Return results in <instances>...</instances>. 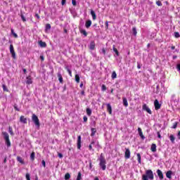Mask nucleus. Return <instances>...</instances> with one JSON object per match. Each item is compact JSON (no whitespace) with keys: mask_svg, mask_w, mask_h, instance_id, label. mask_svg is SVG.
Returning <instances> with one entry per match:
<instances>
[{"mask_svg":"<svg viewBox=\"0 0 180 180\" xmlns=\"http://www.w3.org/2000/svg\"><path fill=\"white\" fill-rule=\"evenodd\" d=\"M26 84H27V85L33 84V81L32 80V77H30V76L27 77Z\"/></svg>","mask_w":180,"mask_h":180,"instance_id":"nucleus-16","label":"nucleus"},{"mask_svg":"<svg viewBox=\"0 0 180 180\" xmlns=\"http://www.w3.org/2000/svg\"><path fill=\"white\" fill-rule=\"evenodd\" d=\"M32 120L34 123L37 127H40V121L39 120V117L35 114H32Z\"/></svg>","mask_w":180,"mask_h":180,"instance_id":"nucleus-4","label":"nucleus"},{"mask_svg":"<svg viewBox=\"0 0 180 180\" xmlns=\"http://www.w3.org/2000/svg\"><path fill=\"white\" fill-rule=\"evenodd\" d=\"M35 18H37V19H40V15H39L37 13H36Z\"/></svg>","mask_w":180,"mask_h":180,"instance_id":"nucleus-61","label":"nucleus"},{"mask_svg":"<svg viewBox=\"0 0 180 180\" xmlns=\"http://www.w3.org/2000/svg\"><path fill=\"white\" fill-rule=\"evenodd\" d=\"M20 18H21L22 22H26V18H25V15L23 14L20 15Z\"/></svg>","mask_w":180,"mask_h":180,"instance_id":"nucleus-41","label":"nucleus"},{"mask_svg":"<svg viewBox=\"0 0 180 180\" xmlns=\"http://www.w3.org/2000/svg\"><path fill=\"white\" fill-rule=\"evenodd\" d=\"M136 156L139 164H141V155L140 153H137Z\"/></svg>","mask_w":180,"mask_h":180,"instance_id":"nucleus-26","label":"nucleus"},{"mask_svg":"<svg viewBox=\"0 0 180 180\" xmlns=\"http://www.w3.org/2000/svg\"><path fill=\"white\" fill-rule=\"evenodd\" d=\"M72 4L73 6H77V1L72 0Z\"/></svg>","mask_w":180,"mask_h":180,"instance_id":"nucleus-47","label":"nucleus"},{"mask_svg":"<svg viewBox=\"0 0 180 180\" xmlns=\"http://www.w3.org/2000/svg\"><path fill=\"white\" fill-rule=\"evenodd\" d=\"M150 150L153 153H155V151H157V145H155V143H152L150 147Z\"/></svg>","mask_w":180,"mask_h":180,"instance_id":"nucleus-15","label":"nucleus"},{"mask_svg":"<svg viewBox=\"0 0 180 180\" xmlns=\"http://www.w3.org/2000/svg\"><path fill=\"white\" fill-rule=\"evenodd\" d=\"M86 112L88 116L92 115V110H91V108H86Z\"/></svg>","mask_w":180,"mask_h":180,"instance_id":"nucleus-27","label":"nucleus"},{"mask_svg":"<svg viewBox=\"0 0 180 180\" xmlns=\"http://www.w3.org/2000/svg\"><path fill=\"white\" fill-rule=\"evenodd\" d=\"M42 165L44 167V168H46V161L42 160Z\"/></svg>","mask_w":180,"mask_h":180,"instance_id":"nucleus-59","label":"nucleus"},{"mask_svg":"<svg viewBox=\"0 0 180 180\" xmlns=\"http://www.w3.org/2000/svg\"><path fill=\"white\" fill-rule=\"evenodd\" d=\"M51 29V25L50 24H46L45 27V30L47 32V30H50Z\"/></svg>","mask_w":180,"mask_h":180,"instance_id":"nucleus-35","label":"nucleus"},{"mask_svg":"<svg viewBox=\"0 0 180 180\" xmlns=\"http://www.w3.org/2000/svg\"><path fill=\"white\" fill-rule=\"evenodd\" d=\"M102 53L103 54H104V56L106 54V50L105 49V48L102 49Z\"/></svg>","mask_w":180,"mask_h":180,"instance_id":"nucleus-51","label":"nucleus"},{"mask_svg":"<svg viewBox=\"0 0 180 180\" xmlns=\"http://www.w3.org/2000/svg\"><path fill=\"white\" fill-rule=\"evenodd\" d=\"M39 44L40 46V47H42V48H45V47H47V44H46V42L43 41H39Z\"/></svg>","mask_w":180,"mask_h":180,"instance_id":"nucleus-18","label":"nucleus"},{"mask_svg":"<svg viewBox=\"0 0 180 180\" xmlns=\"http://www.w3.org/2000/svg\"><path fill=\"white\" fill-rule=\"evenodd\" d=\"M40 59L41 61H44V56L43 55L40 56Z\"/></svg>","mask_w":180,"mask_h":180,"instance_id":"nucleus-54","label":"nucleus"},{"mask_svg":"<svg viewBox=\"0 0 180 180\" xmlns=\"http://www.w3.org/2000/svg\"><path fill=\"white\" fill-rule=\"evenodd\" d=\"M94 144H95V141H92L90 145L89 146V151H94V150L92 148V146H94Z\"/></svg>","mask_w":180,"mask_h":180,"instance_id":"nucleus-24","label":"nucleus"},{"mask_svg":"<svg viewBox=\"0 0 180 180\" xmlns=\"http://www.w3.org/2000/svg\"><path fill=\"white\" fill-rule=\"evenodd\" d=\"M68 72L70 77H72V72L71 71V70H69Z\"/></svg>","mask_w":180,"mask_h":180,"instance_id":"nucleus-57","label":"nucleus"},{"mask_svg":"<svg viewBox=\"0 0 180 180\" xmlns=\"http://www.w3.org/2000/svg\"><path fill=\"white\" fill-rule=\"evenodd\" d=\"M99 165L101 168L103 169V171H105L106 169V159H105L103 153L101 154L99 158Z\"/></svg>","mask_w":180,"mask_h":180,"instance_id":"nucleus-2","label":"nucleus"},{"mask_svg":"<svg viewBox=\"0 0 180 180\" xmlns=\"http://www.w3.org/2000/svg\"><path fill=\"white\" fill-rule=\"evenodd\" d=\"M112 50L115 53L116 56L119 57V51H117V49L115 47V45L113 46Z\"/></svg>","mask_w":180,"mask_h":180,"instance_id":"nucleus-30","label":"nucleus"},{"mask_svg":"<svg viewBox=\"0 0 180 180\" xmlns=\"http://www.w3.org/2000/svg\"><path fill=\"white\" fill-rule=\"evenodd\" d=\"M156 5H158V6H162V3L161 2V1L158 0L156 1Z\"/></svg>","mask_w":180,"mask_h":180,"instance_id":"nucleus-39","label":"nucleus"},{"mask_svg":"<svg viewBox=\"0 0 180 180\" xmlns=\"http://www.w3.org/2000/svg\"><path fill=\"white\" fill-rule=\"evenodd\" d=\"M66 0H62L61 5L64 6L65 5Z\"/></svg>","mask_w":180,"mask_h":180,"instance_id":"nucleus-58","label":"nucleus"},{"mask_svg":"<svg viewBox=\"0 0 180 180\" xmlns=\"http://www.w3.org/2000/svg\"><path fill=\"white\" fill-rule=\"evenodd\" d=\"M10 53L13 57V58H16V53H15V49L13 48V45H10Z\"/></svg>","mask_w":180,"mask_h":180,"instance_id":"nucleus-5","label":"nucleus"},{"mask_svg":"<svg viewBox=\"0 0 180 180\" xmlns=\"http://www.w3.org/2000/svg\"><path fill=\"white\" fill-rule=\"evenodd\" d=\"M106 89H107L106 85L103 84L102 86H101V90H102L103 91H106Z\"/></svg>","mask_w":180,"mask_h":180,"instance_id":"nucleus-42","label":"nucleus"},{"mask_svg":"<svg viewBox=\"0 0 180 180\" xmlns=\"http://www.w3.org/2000/svg\"><path fill=\"white\" fill-rule=\"evenodd\" d=\"M180 35H179V32H174V37H176V39L179 38Z\"/></svg>","mask_w":180,"mask_h":180,"instance_id":"nucleus-40","label":"nucleus"},{"mask_svg":"<svg viewBox=\"0 0 180 180\" xmlns=\"http://www.w3.org/2000/svg\"><path fill=\"white\" fill-rule=\"evenodd\" d=\"M75 79L76 82H77V84H79V80H80L79 75H75Z\"/></svg>","mask_w":180,"mask_h":180,"instance_id":"nucleus-33","label":"nucleus"},{"mask_svg":"<svg viewBox=\"0 0 180 180\" xmlns=\"http://www.w3.org/2000/svg\"><path fill=\"white\" fill-rule=\"evenodd\" d=\"M137 68L139 70H140V68H141V65H140V63L139 62H137Z\"/></svg>","mask_w":180,"mask_h":180,"instance_id":"nucleus-56","label":"nucleus"},{"mask_svg":"<svg viewBox=\"0 0 180 180\" xmlns=\"http://www.w3.org/2000/svg\"><path fill=\"white\" fill-rule=\"evenodd\" d=\"M65 69L66 70V71L69 72L70 70V67H68V65H66L65 67Z\"/></svg>","mask_w":180,"mask_h":180,"instance_id":"nucleus-52","label":"nucleus"},{"mask_svg":"<svg viewBox=\"0 0 180 180\" xmlns=\"http://www.w3.org/2000/svg\"><path fill=\"white\" fill-rule=\"evenodd\" d=\"M177 137H178L179 140H180V131H179V132H178Z\"/></svg>","mask_w":180,"mask_h":180,"instance_id":"nucleus-62","label":"nucleus"},{"mask_svg":"<svg viewBox=\"0 0 180 180\" xmlns=\"http://www.w3.org/2000/svg\"><path fill=\"white\" fill-rule=\"evenodd\" d=\"M91 137H94V136H95V134H96V129H95V128H91Z\"/></svg>","mask_w":180,"mask_h":180,"instance_id":"nucleus-25","label":"nucleus"},{"mask_svg":"<svg viewBox=\"0 0 180 180\" xmlns=\"http://www.w3.org/2000/svg\"><path fill=\"white\" fill-rule=\"evenodd\" d=\"M139 136L142 139V140H144V139H146V137L143 134V132H139Z\"/></svg>","mask_w":180,"mask_h":180,"instance_id":"nucleus-43","label":"nucleus"},{"mask_svg":"<svg viewBox=\"0 0 180 180\" xmlns=\"http://www.w3.org/2000/svg\"><path fill=\"white\" fill-rule=\"evenodd\" d=\"M154 105H155V110H158L159 109H161V104H160V102L157 99L155 100Z\"/></svg>","mask_w":180,"mask_h":180,"instance_id":"nucleus-7","label":"nucleus"},{"mask_svg":"<svg viewBox=\"0 0 180 180\" xmlns=\"http://www.w3.org/2000/svg\"><path fill=\"white\" fill-rule=\"evenodd\" d=\"M157 134H158V139H161V134L160 133V131H158Z\"/></svg>","mask_w":180,"mask_h":180,"instance_id":"nucleus-55","label":"nucleus"},{"mask_svg":"<svg viewBox=\"0 0 180 180\" xmlns=\"http://www.w3.org/2000/svg\"><path fill=\"white\" fill-rule=\"evenodd\" d=\"M58 81L60 84H63V75H61V73L58 72Z\"/></svg>","mask_w":180,"mask_h":180,"instance_id":"nucleus-23","label":"nucleus"},{"mask_svg":"<svg viewBox=\"0 0 180 180\" xmlns=\"http://www.w3.org/2000/svg\"><path fill=\"white\" fill-rule=\"evenodd\" d=\"M122 102H123V105H124V106H125V108H127V106H129V103L127 102V98H122Z\"/></svg>","mask_w":180,"mask_h":180,"instance_id":"nucleus-22","label":"nucleus"},{"mask_svg":"<svg viewBox=\"0 0 180 180\" xmlns=\"http://www.w3.org/2000/svg\"><path fill=\"white\" fill-rule=\"evenodd\" d=\"M14 109H15V110H17V112H20V109L18 108V105H14Z\"/></svg>","mask_w":180,"mask_h":180,"instance_id":"nucleus-49","label":"nucleus"},{"mask_svg":"<svg viewBox=\"0 0 180 180\" xmlns=\"http://www.w3.org/2000/svg\"><path fill=\"white\" fill-rule=\"evenodd\" d=\"M91 15L92 16L93 20H96V13H95V11L94 10L91 11Z\"/></svg>","mask_w":180,"mask_h":180,"instance_id":"nucleus-21","label":"nucleus"},{"mask_svg":"<svg viewBox=\"0 0 180 180\" xmlns=\"http://www.w3.org/2000/svg\"><path fill=\"white\" fill-rule=\"evenodd\" d=\"M17 161L20 162V164L25 165V161L23 160V158H22V157L20 156L17 157Z\"/></svg>","mask_w":180,"mask_h":180,"instance_id":"nucleus-20","label":"nucleus"},{"mask_svg":"<svg viewBox=\"0 0 180 180\" xmlns=\"http://www.w3.org/2000/svg\"><path fill=\"white\" fill-rule=\"evenodd\" d=\"M177 70H179V71H180V64L177 65Z\"/></svg>","mask_w":180,"mask_h":180,"instance_id":"nucleus-64","label":"nucleus"},{"mask_svg":"<svg viewBox=\"0 0 180 180\" xmlns=\"http://www.w3.org/2000/svg\"><path fill=\"white\" fill-rule=\"evenodd\" d=\"M70 178H71V175L70 174V173H66L65 175V179L68 180L70 179Z\"/></svg>","mask_w":180,"mask_h":180,"instance_id":"nucleus-36","label":"nucleus"},{"mask_svg":"<svg viewBox=\"0 0 180 180\" xmlns=\"http://www.w3.org/2000/svg\"><path fill=\"white\" fill-rule=\"evenodd\" d=\"M58 156L59 157V158H63V155L60 153H58Z\"/></svg>","mask_w":180,"mask_h":180,"instance_id":"nucleus-60","label":"nucleus"},{"mask_svg":"<svg viewBox=\"0 0 180 180\" xmlns=\"http://www.w3.org/2000/svg\"><path fill=\"white\" fill-rule=\"evenodd\" d=\"M166 176L169 179H172V171H171V170L167 171L166 173Z\"/></svg>","mask_w":180,"mask_h":180,"instance_id":"nucleus-13","label":"nucleus"},{"mask_svg":"<svg viewBox=\"0 0 180 180\" xmlns=\"http://www.w3.org/2000/svg\"><path fill=\"white\" fill-rule=\"evenodd\" d=\"M90 50H95V41H91L89 46Z\"/></svg>","mask_w":180,"mask_h":180,"instance_id":"nucleus-19","label":"nucleus"},{"mask_svg":"<svg viewBox=\"0 0 180 180\" xmlns=\"http://www.w3.org/2000/svg\"><path fill=\"white\" fill-rule=\"evenodd\" d=\"M83 120H84V122H88V117H86V116H84V117H83Z\"/></svg>","mask_w":180,"mask_h":180,"instance_id":"nucleus-50","label":"nucleus"},{"mask_svg":"<svg viewBox=\"0 0 180 180\" xmlns=\"http://www.w3.org/2000/svg\"><path fill=\"white\" fill-rule=\"evenodd\" d=\"M3 91H8V89L6 88V86L5 84L2 85Z\"/></svg>","mask_w":180,"mask_h":180,"instance_id":"nucleus-46","label":"nucleus"},{"mask_svg":"<svg viewBox=\"0 0 180 180\" xmlns=\"http://www.w3.org/2000/svg\"><path fill=\"white\" fill-rule=\"evenodd\" d=\"M138 131L139 133H142L143 131H141V128L139 127L138 128Z\"/></svg>","mask_w":180,"mask_h":180,"instance_id":"nucleus-63","label":"nucleus"},{"mask_svg":"<svg viewBox=\"0 0 180 180\" xmlns=\"http://www.w3.org/2000/svg\"><path fill=\"white\" fill-rule=\"evenodd\" d=\"M2 135L4 136V139L5 140V143L7 147H11V139H9V134L8 132H2Z\"/></svg>","mask_w":180,"mask_h":180,"instance_id":"nucleus-3","label":"nucleus"},{"mask_svg":"<svg viewBox=\"0 0 180 180\" xmlns=\"http://www.w3.org/2000/svg\"><path fill=\"white\" fill-rule=\"evenodd\" d=\"M36 155V153H34V152H32L30 155V160L31 161H33L34 160V157Z\"/></svg>","mask_w":180,"mask_h":180,"instance_id":"nucleus-31","label":"nucleus"},{"mask_svg":"<svg viewBox=\"0 0 180 180\" xmlns=\"http://www.w3.org/2000/svg\"><path fill=\"white\" fill-rule=\"evenodd\" d=\"M82 137L81 135L77 136V148L78 150H81V143H82Z\"/></svg>","mask_w":180,"mask_h":180,"instance_id":"nucleus-9","label":"nucleus"},{"mask_svg":"<svg viewBox=\"0 0 180 180\" xmlns=\"http://www.w3.org/2000/svg\"><path fill=\"white\" fill-rule=\"evenodd\" d=\"M124 157H125L126 160H129V158H130V149H129L127 148H125Z\"/></svg>","mask_w":180,"mask_h":180,"instance_id":"nucleus-8","label":"nucleus"},{"mask_svg":"<svg viewBox=\"0 0 180 180\" xmlns=\"http://www.w3.org/2000/svg\"><path fill=\"white\" fill-rule=\"evenodd\" d=\"M79 32H80L81 34H83V36H84L85 37H86V36H88V32H86V30H82V28H79Z\"/></svg>","mask_w":180,"mask_h":180,"instance_id":"nucleus-17","label":"nucleus"},{"mask_svg":"<svg viewBox=\"0 0 180 180\" xmlns=\"http://www.w3.org/2000/svg\"><path fill=\"white\" fill-rule=\"evenodd\" d=\"M20 122L21 123L26 124V123H27V119L26 117H25V116L22 115L20 117Z\"/></svg>","mask_w":180,"mask_h":180,"instance_id":"nucleus-11","label":"nucleus"},{"mask_svg":"<svg viewBox=\"0 0 180 180\" xmlns=\"http://www.w3.org/2000/svg\"><path fill=\"white\" fill-rule=\"evenodd\" d=\"M169 139L172 143H175V136H174V135H170Z\"/></svg>","mask_w":180,"mask_h":180,"instance_id":"nucleus-37","label":"nucleus"},{"mask_svg":"<svg viewBox=\"0 0 180 180\" xmlns=\"http://www.w3.org/2000/svg\"><path fill=\"white\" fill-rule=\"evenodd\" d=\"M154 180V173L153 170L148 169L146 170V173L142 175V180Z\"/></svg>","mask_w":180,"mask_h":180,"instance_id":"nucleus-1","label":"nucleus"},{"mask_svg":"<svg viewBox=\"0 0 180 180\" xmlns=\"http://www.w3.org/2000/svg\"><path fill=\"white\" fill-rule=\"evenodd\" d=\"M8 133H10L11 136H13V129H12V127L9 126L8 127Z\"/></svg>","mask_w":180,"mask_h":180,"instance_id":"nucleus-29","label":"nucleus"},{"mask_svg":"<svg viewBox=\"0 0 180 180\" xmlns=\"http://www.w3.org/2000/svg\"><path fill=\"white\" fill-rule=\"evenodd\" d=\"M178 126V122H174L173 126H172V129H176Z\"/></svg>","mask_w":180,"mask_h":180,"instance_id":"nucleus-45","label":"nucleus"},{"mask_svg":"<svg viewBox=\"0 0 180 180\" xmlns=\"http://www.w3.org/2000/svg\"><path fill=\"white\" fill-rule=\"evenodd\" d=\"M157 174L160 180L164 179V174H162V172L160 169L157 170Z\"/></svg>","mask_w":180,"mask_h":180,"instance_id":"nucleus-10","label":"nucleus"},{"mask_svg":"<svg viewBox=\"0 0 180 180\" xmlns=\"http://www.w3.org/2000/svg\"><path fill=\"white\" fill-rule=\"evenodd\" d=\"M106 106L107 112H108L109 115H112V105H110V103H108Z\"/></svg>","mask_w":180,"mask_h":180,"instance_id":"nucleus-12","label":"nucleus"},{"mask_svg":"<svg viewBox=\"0 0 180 180\" xmlns=\"http://www.w3.org/2000/svg\"><path fill=\"white\" fill-rule=\"evenodd\" d=\"M142 109L143 110H146V112H147V113H149V115H152L153 112H151V110L150 109V108H148V106H147V104H143L142 106Z\"/></svg>","mask_w":180,"mask_h":180,"instance_id":"nucleus-6","label":"nucleus"},{"mask_svg":"<svg viewBox=\"0 0 180 180\" xmlns=\"http://www.w3.org/2000/svg\"><path fill=\"white\" fill-rule=\"evenodd\" d=\"M89 168L90 169H92V161H89Z\"/></svg>","mask_w":180,"mask_h":180,"instance_id":"nucleus-53","label":"nucleus"},{"mask_svg":"<svg viewBox=\"0 0 180 180\" xmlns=\"http://www.w3.org/2000/svg\"><path fill=\"white\" fill-rule=\"evenodd\" d=\"M91 25H92V21L91 20H89L86 21L85 27H86V29H89V27H91Z\"/></svg>","mask_w":180,"mask_h":180,"instance_id":"nucleus-14","label":"nucleus"},{"mask_svg":"<svg viewBox=\"0 0 180 180\" xmlns=\"http://www.w3.org/2000/svg\"><path fill=\"white\" fill-rule=\"evenodd\" d=\"M25 178L27 180H30V174H29V173H27L25 175Z\"/></svg>","mask_w":180,"mask_h":180,"instance_id":"nucleus-44","label":"nucleus"},{"mask_svg":"<svg viewBox=\"0 0 180 180\" xmlns=\"http://www.w3.org/2000/svg\"><path fill=\"white\" fill-rule=\"evenodd\" d=\"M109 29V22L107 21L105 22V30H108Z\"/></svg>","mask_w":180,"mask_h":180,"instance_id":"nucleus-48","label":"nucleus"},{"mask_svg":"<svg viewBox=\"0 0 180 180\" xmlns=\"http://www.w3.org/2000/svg\"><path fill=\"white\" fill-rule=\"evenodd\" d=\"M82 174H81V172H78L77 180H82Z\"/></svg>","mask_w":180,"mask_h":180,"instance_id":"nucleus-32","label":"nucleus"},{"mask_svg":"<svg viewBox=\"0 0 180 180\" xmlns=\"http://www.w3.org/2000/svg\"><path fill=\"white\" fill-rule=\"evenodd\" d=\"M132 32L134 36H137V30L136 29V27L132 28Z\"/></svg>","mask_w":180,"mask_h":180,"instance_id":"nucleus-38","label":"nucleus"},{"mask_svg":"<svg viewBox=\"0 0 180 180\" xmlns=\"http://www.w3.org/2000/svg\"><path fill=\"white\" fill-rule=\"evenodd\" d=\"M11 34H13V37H15V39H18V34L15 33V31L13 30V29H11Z\"/></svg>","mask_w":180,"mask_h":180,"instance_id":"nucleus-34","label":"nucleus"},{"mask_svg":"<svg viewBox=\"0 0 180 180\" xmlns=\"http://www.w3.org/2000/svg\"><path fill=\"white\" fill-rule=\"evenodd\" d=\"M111 77L112 79H115V78H117V74H116L115 71L112 72Z\"/></svg>","mask_w":180,"mask_h":180,"instance_id":"nucleus-28","label":"nucleus"}]
</instances>
